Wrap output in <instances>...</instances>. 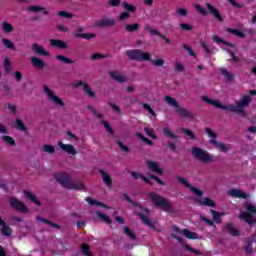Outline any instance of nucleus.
<instances>
[{
    "instance_id": "nucleus-37",
    "label": "nucleus",
    "mask_w": 256,
    "mask_h": 256,
    "mask_svg": "<svg viewBox=\"0 0 256 256\" xmlns=\"http://www.w3.org/2000/svg\"><path fill=\"white\" fill-rule=\"evenodd\" d=\"M1 139H2V141H4V143L9 145L10 147H15V145H16L15 139H13V137H11V136H2Z\"/></svg>"
},
{
    "instance_id": "nucleus-36",
    "label": "nucleus",
    "mask_w": 256,
    "mask_h": 256,
    "mask_svg": "<svg viewBox=\"0 0 256 256\" xmlns=\"http://www.w3.org/2000/svg\"><path fill=\"white\" fill-rule=\"evenodd\" d=\"M83 91L88 97H91L92 99L95 97V92L91 89V86H89V84H84Z\"/></svg>"
},
{
    "instance_id": "nucleus-17",
    "label": "nucleus",
    "mask_w": 256,
    "mask_h": 256,
    "mask_svg": "<svg viewBox=\"0 0 256 256\" xmlns=\"http://www.w3.org/2000/svg\"><path fill=\"white\" fill-rule=\"evenodd\" d=\"M206 8L210 13V15H213V17H215L217 21H220V23H223V17L221 16V13H219V10H217V8H215L213 5L209 3L206 4Z\"/></svg>"
},
{
    "instance_id": "nucleus-43",
    "label": "nucleus",
    "mask_w": 256,
    "mask_h": 256,
    "mask_svg": "<svg viewBox=\"0 0 256 256\" xmlns=\"http://www.w3.org/2000/svg\"><path fill=\"white\" fill-rule=\"evenodd\" d=\"M2 30L4 33H13V25L8 23L7 21L2 22Z\"/></svg>"
},
{
    "instance_id": "nucleus-9",
    "label": "nucleus",
    "mask_w": 256,
    "mask_h": 256,
    "mask_svg": "<svg viewBox=\"0 0 256 256\" xmlns=\"http://www.w3.org/2000/svg\"><path fill=\"white\" fill-rule=\"evenodd\" d=\"M43 91L46 97H48L49 101H51V103H54L56 107H65V102H63V99L55 95V93H53L48 86H43Z\"/></svg>"
},
{
    "instance_id": "nucleus-28",
    "label": "nucleus",
    "mask_w": 256,
    "mask_h": 256,
    "mask_svg": "<svg viewBox=\"0 0 256 256\" xmlns=\"http://www.w3.org/2000/svg\"><path fill=\"white\" fill-rule=\"evenodd\" d=\"M31 63L38 69H43L45 67V62H43V60L38 57H32Z\"/></svg>"
},
{
    "instance_id": "nucleus-26",
    "label": "nucleus",
    "mask_w": 256,
    "mask_h": 256,
    "mask_svg": "<svg viewBox=\"0 0 256 256\" xmlns=\"http://www.w3.org/2000/svg\"><path fill=\"white\" fill-rule=\"evenodd\" d=\"M226 231L229 235H232V237L239 236V230H237L232 223L226 224Z\"/></svg>"
},
{
    "instance_id": "nucleus-50",
    "label": "nucleus",
    "mask_w": 256,
    "mask_h": 256,
    "mask_svg": "<svg viewBox=\"0 0 256 256\" xmlns=\"http://www.w3.org/2000/svg\"><path fill=\"white\" fill-rule=\"evenodd\" d=\"M181 132L185 133L187 137H189V139L195 140L197 139L195 137V134L193 133V131L187 129V128H181Z\"/></svg>"
},
{
    "instance_id": "nucleus-35",
    "label": "nucleus",
    "mask_w": 256,
    "mask_h": 256,
    "mask_svg": "<svg viewBox=\"0 0 256 256\" xmlns=\"http://www.w3.org/2000/svg\"><path fill=\"white\" fill-rule=\"evenodd\" d=\"M42 151L44 153H48V155H55V146L53 145H49V144H45L42 147Z\"/></svg>"
},
{
    "instance_id": "nucleus-4",
    "label": "nucleus",
    "mask_w": 256,
    "mask_h": 256,
    "mask_svg": "<svg viewBox=\"0 0 256 256\" xmlns=\"http://www.w3.org/2000/svg\"><path fill=\"white\" fill-rule=\"evenodd\" d=\"M244 209L246 211L241 210L238 218L248 223V225H253L255 223L256 206L246 202L244 203Z\"/></svg>"
},
{
    "instance_id": "nucleus-46",
    "label": "nucleus",
    "mask_w": 256,
    "mask_h": 256,
    "mask_svg": "<svg viewBox=\"0 0 256 256\" xmlns=\"http://www.w3.org/2000/svg\"><path fill=\"white\" fill-rule=\"evenodd\" d=\"M136 137L141 139V141H143L144 143H146V145H149L150 147H152V145L155 144L153 141L149 140L147 137L143 136V134L141 133H136Z\"/></svg>"
},
{
    "instance_id": "nucleus-52",
    "label": "nucleus",
    "mask_w": 256,
    "mask_h": 256,
    "mask_svg": "<svg viewBox=\"0 0 256 256\" xmlns=\"http://www.w3.org/2000/svg\"><path fill=\"white\" fill-rule=\"evenodd\" d=\"M179 27L182 31H193V26H191V24L180 23Z\"/></svg>"
},
{
    "instance_id": "nucleus-49",
    "label": "nucleus",
    "mask_w": 256,
    "mask_h": 256,
    "mask_svg": "<svg viewBox=\"0 0 256 256\" xmlns=\"http://www.w3.org/2000/svg\"><path fill=\"white\" fill-rule=\"evenodd\" d=\"M82 255L91 256V248L87 244L81 246Z\"/></svg>"
},
{
    "instance_id": "nucleus-53",
    "label": "nucleus",
    "mask_w": 256,
    "mask_h": 256,
    "mask_svg": "<svg viewBox=\"0 0 256 256\" xmlns=\"http://www.w3.org/2000/svg\"><path fill=\"white\" fill-rule=\"evenodd\" d=\"M176 13L180 17H187V15H189V12L185 8H177Z\"/></svg>"
},
{
    "instance_id": "nucleus-20",
    "label": "nucleus",
    "mask_w": 256,
    "mask_h": 256,
    "mask_svg": "<svg viewBox=\"0 0 256 256\" xmlns=\"http://www.w3.org/2000/svg\"><path fill=\"white\" fill-rule=\"evenodd\" d=\"M139 219H141L142 223L144 225H147V227H150V229H153L155 231V224L152 223V221L143 213H138L137 214Z\"/></svg>"
},
{
    "instance_id": "nucleus-13",
    "label": "nucleus",
    "mask_w": 256,
    "mask_h": 256,
    "mask_svg": "<svg viewBox=\"0 0 256 256\" xmlns=\"http://www.w3.org/2000/svg\"><path fill=\"white\" fill-rule=\"evenodd\" d=\"M117 21L113 18H103L101 20L96 21V27H115Z\"/></svg>"
},
{
    "instance_id": "nucleus-12",
    "label": "nucleus",
    "mask_w": 256,
    "mask_h": 256,
    "mask_svg": "<svg viewBox=\"0 0 256 256\" xmlns=\"http://www.w3.org/2000/svg\"><path fill=\"white\" fill-rule=\"evenodd\" d=\"M10 205L11 207H13L14 209H17V211H21V213H27V207L25 206V204H23V202L17 200V198H10Z\"/></svg>"
},
{
    "instance_id": "nucleus-23",
    "label": "nucleus",
    "mask_w": 256,
    "mask_h": 256,
    "mask_svg": "<svg viewBox=\"0 0 256 256\" xmlns=\"http://www.w3.org/2000/svg\"><path fill=\"white\" fill-rule=\"evenodd\" d=\"M220 73L224 76V79L227 83H231L233 79H235V75L233 73L227 71L225 68H220Z\"/></svg>"
},
{
    "instance_id": "nucleus-31",
    "label": "nucleus",
    "mask_w": 256,
    "mask_h": 256,
    "mask_svg": "<svg viewBox=\"0 0 256 256\" xmlns=\"http://www.w3.org/2000/svg\"><path fill=\"white\" fill-rule=\"evenodd\" d=\"M139 24L134 23V24H126L125 25V31L127 33H136V31L139 29Z\"/></svg>"
},
{
    "instance_id": "nucleus-45",
    "label": "nucleus",
    "mask_w": 256,
    "mask_h": 256,
    "mask_svg": "<svg viewBox=\"0 0 256 256\" xmlns=\"http://www.w3.org/2000/svg\"><path fill=\"white\" fill-rule=\"evenodd\" d=\"M227 32L235 35L236 37H240L241 39L245 38V34L241 32V30L227 28Z\"/></svg>"
},
{
    "instance_id": "nucleus-24",
    "label": "nucleus",
    "mask_w": 256,
    "mask_h": 256,
    "mask_svg": "<svg viewBox=\"0 0 256 256\" xmlns=\"http://www.w3.org/2000/svg\"><path fill=\"white\" fill-rule=\"evenodd\" d=\"M27 11L30 13H39V11H43L44 15H49V11H46L44 7L31 5L27 7Z\"/></svg>"
},
{
    "instance_id": "nucleus-62",
    "label": "nucleus",
    "mask_w": 256,
    "mask_h": 256,
    "mask_svg": "<svg viewBox=\"0 0 256 256\" xmlns=\"http://www.w3.org/2000/svg\"><path fill=\"white\" fill-rule=\"evenodd\" d=\"M105 57H107V56H105V55H103V54L96 53V54H93V55L91 56V60H92V61H97V60H99V59H105Z\"/></svg>"
},
{
    "instance_id": "nucleus-5",
    "label": "nucleus",
    "mask_w": 256,
    "mask_h": 256,
    "mask_svg": "<svg viewBox=\"0 0 256 256\" xmlns=\"http://www.w3.org/2000/svg\"><path fill=\"white\" fill-rule=\"evenodd\" d=\"M148 197L151 199L153 205L156 207H162L166 213H171L173 211V206L169 203L167 198L157 194V193H149Z\"/></svg>"
},
{
    "instance_id": "nucleus-59",
    "label": "nucleus",
    "mask_w": 256,
    "mask_h": 256,
    "mask_svg": "<svg viewBox=\"0 0 256 256\" xmlns=\"http://www.w3.org/2000/svg\"><path fill=\"white\" fill-rule=\"evenodd\" d=\"M122 3L121 0H108V5H110V7H119Z\"/></svg>"
},
{
    "instance_id": "nucleus-44",
    "label": "nucleus",
    "mask_w": 256,
    "mask_h": 256,
    "mask_svg": "<svg viewBox=\"0 0 256 256\" xmlns=\"http://www.w3.org/2000/svg\"><path fill=\"white\" fill-rule=\"evenodd\" d=\"M12 233H13V230L7 224H4L2 226V235H4V237H11Z\"/></svg>"
},
{
    "instance_id": "nucleus-29",
    "label": "nucleus",
    "mask_w": 256,
    "mask_h": 256,
    "mask_svg": "<svg viewBox=\"0 0 256 256\" xmlns=\"http://www.w3.org/2000/svg\"><path fill=\"white\" fill-rule=\"evenodd\" d=\"M163 134L165 135V137L173 139L174 141H177V139H179V136L175 135V133H173V131H171V129H169L168 127L163 128Z\"/></svg>"
},
{
    "instance_id": "nucleus-55",
    "label": "nucleus",
    "mask_w": 256,
    "mask_h": 256,
    "mask_svg": "<svg viewBox=\"0 0 256 256\" xmlns=\"http://www.w3.org/2000/svg\"><path fill=\"white\" fill-rule=\"evenodd\" d=\"M224 51H227V53L232 57V59H230L229 61H235L236 63H239V58L235 56V53H233V51L228 48H224Z\"/></svg>"
},
{
    "instance_id": "nucleus-40",
    "label": "nucleus",
    "mask_w": 256,
    "mask_h": 256,
    "mask_svg": "<svg viewBox=\"0 0 256 256\" xmlns=\"http://www.w3.org/2000/svg\"><path fill=\"white\" fill-rule=\"evenodd\" d=\"M74 37H80L81 39H95L96 35L93 33H87V34H83V33H75Z\"/></svg>"
},
{
    "instance_id": "nucleus-39",
    "label": "nucleus",
    "mask_w": 256,
    "mask_h": 256,
    "mask_svg": "<svg viewBox=\"0 0 256 256\" xmlns=\"http://www.w3.org/2000/svg\"><path fill=\"white\" fill-rule=\"evenodd\" d=\"M123 233L125 235H127L130 239H132V241H135V239H137V236L133 233V231H131V229L127 226L123 227Z\"/></svg>"
},
{
    "instance_id": "nucleus-1",
    "label": "nucleus",
    "mask_w": 256,
    "mask_h": 256,
    "mask_svg": "<svg viewBox=\"0 0 256 256\" xmlns=\"http://www.w3.org/2000/svg\"><path fill=\"white\" fill-rule=\"evenodd\" d=\"M202 101L204 103H208V105H213L217 109H222L223 111H231L232 113H238V115H241V117H245V107H249L251 104V96L245 95L242 99H240L238 102H236L235 105L225 106L222 105L221 102L217 100H211L207 98V96H201Z\"/></svg>"
},
{
    "instance_id": "nucleus-6",
    "label": "nucleus",
    "mask_w": 256,
    "mask_h": 256,
    "mask_svg": "<svg viewBox=\"0 0 256 256\" xmlns=\"http://www.w3.org/2000/svg\"><path fill=\"white\" fill-rule=\"evenodd\" d=\"M191 155L192 157H194V159H197L202 163H214L215 161V159L213 158V155L209 154L207 150H204L201 147L192 148Z\"/></svg>"
},
{
    "instance_id": "nucleus-58",
    "label": "nucleus",
    "mask_w": 256,
    "mask_h": 256,
    "mask_svg": "<svg viewBox=\"0 0 256 256\" xmlns=\"http://www.w3.org/2000/svg\"><path fill=\"white\" fill-rule=\"evenodd\" d=\"M202 205H207L208 207H215V202L209 198H204L202 201Z\"/></svg>"
},
{
    "instance_id": "nucleus-64",
    "label": "nucleus",
    "mask_w": 256,
    "mask_h": 256,
    "mask_svg": "<svg viewBox=\"0 0 256 256\" xmlns=\"http://www.w3.org/2000/svg\"><path fill=\"white\" fill-rule=\"evenodd\" d=\"M195 9H196V11H199L201 15H207V11L203 7H201L200 5L197 4L195 6Z\"/></svg>"
},
{
    "instance_id": "nucleus-14",
    "label": "nucleus",
    "mask_w": 256,
    "mask_h": 256,
    "mask_svg": "<svg viewBox=\"0 0 256 256\" xmlns=\"http://www.w3.org/2000/svg\"><path fill=\"white\" fill-rule=\"evenodd\" d=\"M228 195L229 197H235L236 199H247L249 197V194L240 189H230Z\"/></svg>"
},
{
    "instance_id": "nucleus-30",
    "label": "nucleus",
    "mask_w": 256,
    "mask_h": 256,
    "mask_svg": "<svg viewBox=\"0 0 256 256\" xmlns=\"http://www.w3.org/2000/svg\"><path fill=\"white\" fill-rule=\"evenodd\" d=\"M122 7L125 11H127L128 13H135V11H137V7H135L134 5H131L129 3H127V1H123L122 2Z\"/></svg>"
},
{
    "instance_id": "nucleus-8",
    "label": "nucleus",
    "mask_w": 256,
    "mask_h": 256,
    "mask_svg": "<svg viewBox=\"0 0 256 256\" xmlns=\"http://www.w3.org/2000/svg\"><path fill=\"white\" fill-rule=\"evenodd\" d=\"M206 133L210 137L209 143L218 149V151H222V153H227V151H229V146L223 144V142L217 141V134L213 133L210 128H206Z\"/></svg>"
},
{
    "instance_id": "nucleus-10",
    "label": "nucleus",
    "mask_w": 256,
    "mask_h": 256,
    "mask_svg": "<svg viewBox=\"0 0 256 256\" xmlns=\"http://www.w3.org/2000/svg\"><path fill=\"white\" fill-rule=\"evenodd\" d=\"M177 180L179 181V183L185 185V187L190 189V191H192V193H194V195H196L197 197H201L203 195V192L201 190L197 189L195 186H191V184H189V182H187L185 178L177 176Z\"/></svg>"
},
{
    "instance_id": "nucleus-42",
    "label": "nucleus",
    "mask_w": 256,
    "mask_h": 256,
    "mask_svg": "<svg viewBox=\"0 0 256 256\" xmlns=\"http://www.w3.org/2000/svg\"><path fill=\"white\" fill-rule=\"evenodd\" d=\"M96 215L103 221V223H106L107 225H111V218L109 216L97 211Z\"/></svg>"
},
{
    "instance_id": "nucleus-2",
    "label": "nucleus",
    "mask_w": 256,
    "mask_h": 256,
    "mask_svg": "<svg viewBox=\"0 0 256 256\" xmlns=\"http://www.w3.org/2000/svg\"><path fill=\"white\" fill-rule=\"evenodd\" d=\"M125 55L128 57V59H130V61H150L154 67H163V65H165V60H151V54L149 52H144L141 49L127 50Z\"/></svg>"
},
{
    "instance_id": "nucleus-41",
    "label": "nucleus",
    "mask_w": 256,
    "mask_h": 256,
    "mask_svg": "<svg viewBox=\"0 0 256 256\" xmlns=\"http://www.w3.org/2000/svg\"><path fill=\"white\" fill-rule=\"evenodd\" d=\"M2 43L4 47H6V49H11L12 51H15V44L11 40L4 38L2 39Z\"/></svg>"
},
{
    "instance_id": "nucleus-15",
    "label": "nucleus",
    "mask_w": 256,
    "mask_h": 256,
    "mask_svg": "<svg viewBox=\"0 0 256 256\" xmlns=\"http://www.w3.org/2000/svg\"><path fill=\"white\" fill-rule=\"evenodd\" d=\"M58 147H60L61 151L68 153V155H77V149H75L74 145L58 142Z\"/></svg>"
},
{
    "instance_id": "nucleus-16",
    "label": "nucleus",
    "mask_w": 256,
    "mask_h": 256,
    "mask_svg": "<svg viewBox=\"0 0 256 256\" xmlns=\"http://www.w3.org/2000/svg\"><path fill=\"white\" fill-rule=\"evenodd\" d=\"M32 51L36 55H40L42 57H49V55H51L47 50H45V48H43V46L37 43L32 44Z\"/></svg>"
},
{
    "instance_id": "nucleus-51",
    "label": "nucleus",
    "mask_w": 256,
    "mask_h": 256,
    "mask_svg": "<svg viewBox=\"0 0 256 256\" xmlns=\"http://www.w3.org/2000/svg\"><path fill=\"white\" fill-rule=\"evenodd\" d=\"M212 218L215 223H221V214L215 210H211Z\"/></svg>"
},
{
    "instance_id": "nucleus-33",
    "label": "nucleus",
    "mask_w": 256,
    "mask_h": 256,
    "mask_svg": "<svg viewBox=\"0 0 256 256\" xmlns=\"http://www.w3.org/2000/svg\"><path fill=\"white\" fill-rule=\"evenodd\" d=\"M15 129L18 131H27V126L23 123V120L17 118L14 125Z\"/></svg>"
},
{
    "instance_id": "nucleus-34",
    "label": "nucleus",
    "mask_w": 256,
    "mask_h": 256,
    "mask_svg": "<svg viewBox=\"0 0 256 256\" xmlns=\"http://www.w3.org/2000/svg\"><path fill=\"white\" fill-rule=\"evenodd\" d=\"M183 235L187 238V239H198V234L195 232H191L189 231V229H183L182 230Z\"/></svg>"
},
{
    "instance_id": "nucleus-32",
    "label": "nucleus",
    "mask_w": 256,
    "mask_h": 256,
    "mask_svg": "<svg viewBox=\"0 0 256 256\" xmlns=\"http://www.w3.org/2000/svg\"><path fill=\"white\" fill-rule=\"evenodd\" d=\"M86 201L89 203V205H96L97 207H104L105 209H109V206L99 201L93 200L91 197H86Z\"/></svg>"
},
{
    "instance_id": "nucleus-7",
    "label": "nucleus",
    "mask_w": 256,
    "mask_h": 256,
    "mask_svg": "<svg viewBox=\"0 0 256 256\" xmlns=\"http://www.w3.org/2000/svg\"><path fill=\"white\" fill-rule=\"evenodd\" d=\"M164 101L171 107H174L178 115H181L182 117H187L188 119H193L195 117L193 113H191V111L179 107V103L177 102V100H175V98L171 96H165Z\"/></svg>"
},
{
    "instance_id": "nucleus-48",
    "label": "nucleus",
    "mask_w": 256,
    "mask_h": 256,
    "mask_svg": "<svg viewBox=\"0 0 256 256\" xmlns=\"http://www.w3.org/2000/svg\"><path fill=\"white\" fill-rule=\"evenodd\" d=\"M88 111H91L92 115L98 117V119H103V114L99 113L93 106H87Z\"/></svg>"
},
{
    "instance_id": "nucleus-61",
    "label": "nucleus",
    "mask_w": 256,
    "mask_h": 256,
    "mask_svg": "<svg viewBox=\"0 0 256 256\" xmlns=\"http://www.w3.org/2000/svg\"><path fill=\"white\" fill-rule=\"evenodd\" d=\"M201 45L205 53H207V55H211L213 53V50H211V48L209 47V45H207V43L203 42Z\"/></svg>"
},
{
    "instance_id": "nucleus-54",
    "label": "nucleus",
    "mask_w": 256,
    "mask_h": 256,
    "mask_svg": "<svg viewBox=\"0 0 256 256\" xmlns=\"http://www.w3.org/2000/svg\"><path fill=\"white\" fill-rule=\"evenodd\" d=\"M144 133H146V135H148V137H150L151 139H157V136L153 133V129L145 127Z\"/></svg>"
},
{
    "instance_id": "nucleus-25",
    "label": "nucleus",
    "mask_w": 256,
    "mask_h": 256,
    "mask_svg": "<svg viewBox=\"0 0 256 256\" xmlns=\"http://www.w3.org/2000/svg\"><path fill=\"white\" fill-rule=\"evenodd\" d=\"M130 175L133 179H142L144 183H147L148 185H153V182H151L147 177L143 176V174H138L137 172H130Z\"/></svg>"
},
{
    "instance_id": "nucleus-27",
    "label": "nucleus",
    "mask_w": 256,
    "mask_h": 256,
    "mask_svg": "<svg viewBox=\"0 0 256 256\" xmlns=\"http://www.w3.org/2000/svg\"><path fill=\"white\" fill-rule=\"evenodd\" d=\"M24 195L27 197V199H30L32 203H35V205L41 206V202H39V199H37V196L33 195L30 191L24 190Z\"/></svg>"
},
{
    "instance_id": "nucleus-57",
    "label": "nucleus",
    "mask_w": 256,
    "mask_h": 256,
    "mask_svg": "<svg viewBox=\"0 0 256 256\" xmlns=\"http://www.w3.org/2000/svg\"><path fill=\"white\" fill-rule=\"evenodd\" d=\"M58 16H59V17H64V18H66V19H71V18H73V14H71V13H69V12H67V11H60V12H58Z\"/></svg>"
},
{
    "instance_id": "nucleus-22",
    "label": "nucleus",
    "mask_w": 256,
    "mask_h": 256,
    "mask_svg": "<svg viewBox=\"0 0 256 256\" xmlns=\"http://www.w3.org/2000/svg\"><path fill=\"white\" fill-rule=\"evenodd\" d=\"M148 168L154 171V173H157L158 175H163V169L159 167V164L157 162L148 161L147 162Z\"/></svg>"
},
{
    "instance_id": "nucleus-60",
    "label": "nucleus",
    "mask_w": 256,
    "mask_h": 256,
    "mask_svg": "<svg viewBox=\"0 0 256 256\" xmlns=\"http://www.w3.org/2000/svg\"><path fill=\"white\" fill-rule=\"evenodd\" d=\"M102 125H104V127H105V129H106V131L108 132V133H111V135H113V128L109 125V122H107V121H102Z\"/></svg>"
},
{
    "instance_id": "nucleus-56",
    "label": "nucleus",
    "mask_w": 256,
    "mask_h": 256,
    "mask_svg": "<svg viewBox=\"0 0 256 256\" xmlns=\"http://www.w3.org/2000/svg\"><path fill=\"white\" fill-rule=\"evenodd\" d=\"M175 71L178 73H181L182 71H185V66H183V63L181 62H176L174 66Z\"/></svg>"
},
{
    "instance_id": "nucleus-19",
    "label": "nucleus",
    "mask_w": 256,
    "mask_h": 256,
    "mask_svg": "<svg viewBox=\"0 0 256 256\" xmlns=\"http://www.w3.org/2000/svg\"><path fill=\"white\" fill-rule=\"evenodd\" d=\"M99 173L102 177L103 183L106 185V187H112L113 186V180L111 179V175L107 173L105 170L100 169Z\"/></svg>"
},
{
    "instance_id": "nucleus-63",
    "label": "nucleus",
    "mask_w": 256,
    "mask_h": 256,
    "mask_svg": "<svg viewBox=\"0 0 256 256\" xmlns=\"http://www.w3.org/2000/svg\"><path fill=\"white\" fill-rule=\"evenodd\" d=\"M129 17H131L129 12H122L119 16V21H125V19H129Z\"/></svg>"
},
{
    "instance_id": "nucleus-11",
    "label": "nucleus",
    "mask_w": 256,
    "mask_h": 256,
    "mask_svg": "<svg viewBox=\"0 0 256 256\" xmlns=\"http://www.w3.org/2000/svg\"><path fill=\"white\" fill-rule=\"evenodd\" d=\"M108 75L117 83H127V77L121 74L119 70H110L108 71Z\"/></svg>"
},
{
    "instance_id": "nucleus-38",
    "label": "nucleus",
    "mask_w": 256,
    "mask_h": 256,
    "mask_svg": "<svg viewBox=\"0 0 256 256\" xmlns=\"http://www.w3.org/2000/svg\"><path fill=\"white\" fill-rule=\"evenodd\" d=\"M3 67L6 75H11V60L9 58L4 59Z\"/></svg>"
},
{
    "instance_id": "nucleus-3",
    "label": "nucleus",
    "mask_w": 256,
    "mask_h": 256,
    "mask_svg": "<svg viewBox=\"0 0 256 256\" xmlns=\"http://www.w3.org/2000/svg\"><path fill=\"white\" fill-rule=\"evenodd\" d=\"M56 181L64 187V189L83 191L85 184L79 180H72L68 173H60L55 176Z\"/></svg>"
},
{
    "instance_id": "nucleus-47",
    "label": "nucleus",
    "mask_w": 256,
    "mask_h": 256,
    "mask_svg": "<svg viewBox=\"0 0 256 256\" xmlns=\"http://www.w3.org/2000/svg\"><path fill=\"white\" fill-rule=\"evenodd\" d=\"M56 59L58 61H62V63H66V65H71V63H75V61L71 60L70 58H67L63 55H57Z\"/></svg>"
},
{
    "instance_id": "nucleus-21",
    "label": "nucleus",
    "mask_w": 256,
    "mask_h": 256,
    "mask_svg": "<svg viewBox=\"0 0 256 256\" xmlns=\"http://www.w3.org/2000/svg\"><path fill=\"white\" fill-rule=\"evenodd\" d=\"M50 45L52 47H57L58 49H67V42L59 39H50Z\"/></svg>"
},
{
    "instance_id": "nucleus-18",
    "label": "nucleus",
    "mask_w": 256,
    "mask_h": 256,
    "mask_svg": "<svg viewBox=\"0 0 256 256\" xmlns=\"http://www.w3.org/2000/svg\"><path fill=\"white\" fill-rule=\"evenodd\" d=\"M145 30L149 31V33H151V35H157L158 37L163 39L165 41V43H167V45H169V43H171V40L169 38H167V36L161 34V32H159L158 30L153 29V27L146 25Z\"/></svg>"
}]
</instances>
